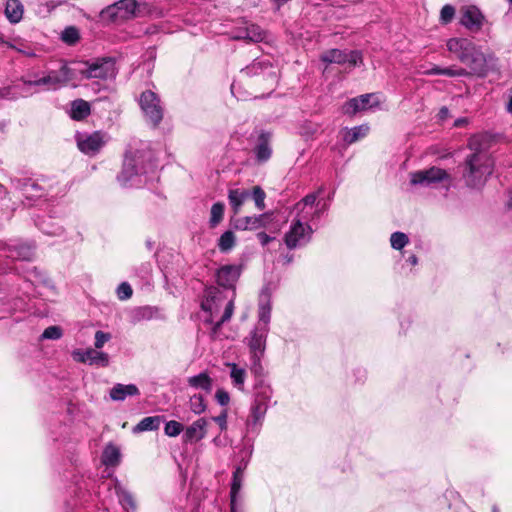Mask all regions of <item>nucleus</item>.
<instances>
[{"label": "nucleus", "instance_id": "nucleus-1", "mask_svg": "<svg viewBox=\"0 0 512 512\" xmlns=\"http://www.w3.org/2000/svg\"><path fill=\"white\" fill-rule=\"evenodd\" d=\"M483 137L475 135L469 140V148L473 153L465 160L463 178L466 185L479 188L484 185L487 177L492 173V161L489 155L481 148Z\"/></svg>", "mask_w": 512, "mask_h": 512}, {"label": "nucleus", "instance_id": "nucleus-2", "mask_svg": "<svg viewBox=\"0 0 512 512\" xmlns=\"http://www.w3.org/2000/svg\"><path fill=\"white\" fill-rule=\"evenodd\" d=\"M201 308L209 313L206 320L213 323V332L216 333L220 327L229 321L234 312V299H227L223 291L217 287H209L205 290V299L201 303Z\"/></svg>", "mask_w": 512, "mask_h": 512}, {"label": "nucleus", "instance_id": "nucleus-3", "mask_svg": "<svg viewBox=\"0 0 512 512\" xmlns=\"http://www.w3.org/2000/svg\"><path fill=\"white\" fill-rule=\"evenodd\" d=\"M150 159V153L143 151L126 154L122 170L117 176L118 182L123 187L137 185L140 176L147 173L148 168L152 166Z\"/></svg>", "mask_w": 512, "mask_h": 512}, {"label": "nucleus", "instance_id": "nucleus-4", "mask_svg": "<svg viewBox=\"0 0 512 512\" xmlns=\"http://www.w3.org/2000/svg\"><path fill=\"white\" fill-rule=\"evenodd\" d=\"M308 215H296L292 221L289 230L284 235V243L288 249L292 250L307 244L313 234V229L308 224Z\"/></svg>", "mask_w": 512, "mask_h": 512}, {"label": "nucleus", "instance_id": "nucleus-5", "mask_svg": "<svg viewBox=\"0 0 512 512\" xmlns=\"http://www.w3.org/2000/svg\"><path fill=\"white\" fill-rule=\"evenodd\" d=\"M84 68L79 69V72L87 79H109L116 76L115 61L110 58H98L92 62L81 63Z\"/></svg>", "mask_w": 512, "mask_h": 512}, {"label": "nucleus", "instance_id": "nucleus-6", "mask_svg": "<svg viewBox=\"0 0 512 512\" xmlns=\"http://www.w3.org/2000/svg\"><path fill=\"white\" fill-rule=\"evenodd\" d=\"M268 332L269 327H255L245 338L255 370L261 368L260 360L265 353Z\"/></svg>", "mask_w": 512, "mask_h": 512}, {"label": "nucleus", "instance_id": "nucleus-7", "mask_svg": "<svg viewBox=\"0 0 512 512\" xmlns=\"http://www.w3.org/2000/svg\"><path fill=\"white\" fill-rule=\"evenodd\" d=\"M139 105L145 117L154 125H158L163 119V108L156 93L146 90L141 93Z\"/></svg>", "mask_w": 512, "mask_h": 512}, {"label": "nucleus", "instance_id": "nucleus-8", "mask_svg": "<svg viewBox=\"0 0 512 512\" xmlns=\"http://www.w3.org/2000/svg\"><path fill=\"white\" fill-rule=\"evenodd\" d=\"M137 2L120 0L101 11V17L109 21L127 20L135 16Z\"/></svg>", "mask_w": 512, "mask_h": 512}, {"label": "nucleus", "instance_id": "nucleus-9", "mask_svg": "<svg viewBox=\"0 0 512 512\" xmlns=\"http://www.w3.org/2000/svg\"><path fill=\"white\" fill-rule=\"evenodd\" d=\"M320 60L327 64H345L349 63L352 66L362 64V53L358 50H352L346 52L340 49H329L323 52L320 56Z\"/></svg>", "mask_w": 512, "mask_h": 512}, {"label": "nucleus", "instance_id": "nucleus-10", "mask_svg": "<svg viewBox=\"0 0 512 512\" xmlns=\"http://www.w3.org/2000/svg\"><path fill=\"white\" fill-rule=\"evenodd\" d=\"M77 146L81 152L86 155H96L106 144L107 136L101 131H95L93 133L79 134L77 135Z\"/></svg>", "mask_w": 512, "mask_h": 512}, {"label": "nucleus", "instance_id": "nucleus-11", "mask_svg": "<svg viewBox=\"0 0 512 512\" xmlns=\"http://www.w3.org/2000/svg\"><path fill=\"white\" fill-rule=\"evenodd\" d=\"M461 63L468 67V75L485 77L488 73L486 56L476 45L473 47V50L467 54L466 61H462Z\"/></svg>", "mask_w": 512, "mask_h": 512}, {"label": "nucleus", "instance_id": "nucleus-12", "mask_svg": "<svg viewBox=\"0 0 512 512\" xmlns=\"http://www.w3.org/2000/svg\"><path fill=\"white\" fill-rule=\"evenodd\" d=\"M448 177L445 170L438 167H431L426 170L411 173L410 182L412 185L428 186L432 183L441 182Z\"/></svg>", "mask_w": 512, "mask_h": 512}, {"label": "nucleus", "instance_id": "nucleus-13", "mask_svg": "<svg viewBox=\"0 0 512 512\" xmlns=\"http://www.w3.org/2000/svg\"><path fill=\"white\" fill-rule=\"evenodd\" d=\"M460 14L461 25L471 32H478L481 30L485 22V16L476 6L463 7Z\"/></svg>", "mask_w": 512, "mask_h": 512}, {"label": "nucleus", "instance_id": "nucleus-14", "mask_svg": "<svg viewBox=\"0 0 512 512\" xmlns=\"http://www.w3.org/2000/svg\"><path fill=\"white\" fill-rule=\"evenodd\" d=\"M72 355L74 360L80 363H88L89 365H98L102 367H107L109 365L108 354L96 351L92 348L86 350H75Z\"/></svg>", "mask_w": 512, "mask_h": 512}, {"label": "nucleus", "instance_id": "nucleus-15", "mask_svg": "<svg viewBox=\"0 0 512 512\" xmlns=\"http://www.w3.org/2000/svg\"><path fill=\"white\" fill-rule=\"evenodd\" d=\"M241 269L237 265H225L218 269L217 283L225 288H233L240 277Z\"/></svg>", "mask_w": 512, "mask_h": 512}, {"label": "nucleus", "instance_id": "nucleus-16", "mask_svg": "<svg viewBox=\"0 0 512 512\" xmlns=\"http://www.w3.org/2000/svg\"><path fill=\"white\" fill-rule=\"evenodd\" d=\"M447 49L449 52L456 55L460 62L466 61V56L472 50L475 44L467 38H450L447 41Z\"/></svg>", "mask_w": 512, "mask_h": 512}, {"label": "nucleus", "instance_id": "nucleus-17", "mask_svg": "<svg viewBox=\"0 0 512 512\" xmlns=\"http://www.w3.org/2000/svg\"><path fill=\"white\" fill-rule=\"evenodd\" d=\"M208 420L199 418L188 426L184 432L183 440L186 443H194L205 438L207 434Z\"/></svg>", "mask_w": 512, "mask_h": 512}, {"label": "nucleus", "instance_id": "nucleus-18", "mask_svg": "<svg viewBox=\"0 0 512 512\" xmlns=\"http://www.w3.org/2000/svg\"><path fill=\"white\" fill-rule=\"evenodd\" d=\"M272 134L267 131H261L258 136L257 144L254 148L256 160L259 163H264L271 158L272 148L270 145Z\"/></svg>", "mask_w": 512, "mask_h": 512}, {"label": "nucleus", "instance_id": "nucleus-19", "mask_svg": "<svg viewBox=\"0 0 512 512\" xmlns=\"http://www.w3.org/2000/svg\"><path fill=\"white\" fill-rule=\"evenodd\" d=\"M374 94H363L358 97L350 99L343 105V113L347 115H355L359 111H364L373 107L371 100Z\"/></svg>", "mask_w": 512, "mask_h": 512}, {"label": "nucleus", "instance_id": "nucleus-20", "mask_svg": "<svg viewBox=\"0 0 512 512\" xmlns=\"http://www.w3.org/2000/svg\"><path fill=\"white\" fill-rule=\"evenodd\" d=\"M270 398V389L264 388L263 391L259 392L255 396L254 403L251 407V416L253 418V422L257 423L261 419H263L264 415L267 411V402Z\"/></svg>", "mask_w": 512, "mask_h": 512}, {"label": "nucleus", "instance_id": "nucleus-21", "mask_svg": "<svg viewBox=\"0 0 512 512\" xmlns=\"http://www.w3.org/2000/svg\"><path fill=\"white\" fill-rule=\"evenodd\" d=\"M267 214L259 216H245L232 220L233 227L236 230H256L266 225Z\"/></svg>", "mask_w": 512, "mask_h": 512}, {"label": "nucleus", "instance_id": "nucleus-22", "mask_svg": "<svg viewBox=\"0 0 512 512\" xmlns=\"http://www.w3.org/2000/svg\"><path fill=\"white\" fill-rule=\"evenodd\" d=\"M234 40H247L250 42H261L265 39V31L256 24H249L232 36Z\"/></svg>", "mask_w": 512, "mask_h": 512}, {"label": "nucleus", "instance_id": "nucleus-23", "mask_svg": "<svg viewBox=\"0 0 512 512\" xmlns=\"http://www.w3.org/2000/svg\"><path fill=\"white\" fill-rule=\"evenodd\" d=\"M7 257L13 260L30 261L34 256V247L27 243H16L7 247Z\"/></svg>", "mask_w": 512, "mask_h": 512}, {"label": "nucleus", "instance_id": "nucleus-24", "mask_svg": "<svg viewBox=\"0 0 512 512\" xmlns=\"http://www.w3.org/2000/svg\"><path fill=\"white\" fill-rule=\"evenodd\" d=\"M140 391L135 384H115L110 390V398L113 401H124L128 396H138Z\"/></svg>", "mask_w": 512, "mask_h": 512}, {"label": "nucleus", "instance_id": "nucleus-25", "mask_svg": "<svg viewBox=\"0 0 512 512\" xmlns=\"http://www.w3.org/2000/svg\"><path fill=\"white\" fill-rule=\"evenodd\" d=\"M250 197V191L247 189H230L228 191V200L233 210V213L237 215L243 203Z\"/></svg>", "mask_w": 512, "mask_h": 512}, {"label": "nucleus", "instance_id": "nucleus-26", "mask_svg": "<svg viewBox=\"0 0 512 512\" xmlns=\"http://www.w3.org/2000/svg\"><path fill=\"white\" fill-rule=\"evenodd\" d=\"M187 383L190 387L204 390L206 393H210L213 388V379L206 372L189 377Z\"/></svg>", "mask_w": 512, "mask_h": 512}, {"label": "nucleus", "instance_id": "nucleus-27", "mask_svg": "<svg viewBox=\"0 0 512 512\" xmlns=\"http://www.w3.org/2000/svg\"><path fill=\"white\" fill-rule=\"evenodd\" d=\"M91 113L90 105L83 99H77L71 103L70 117L73 120L81 121L87 118Z\"/></svg>", "mask_w": 512, "mask_h": 512}, {"label": "nucleus", "instance_id": "nucleus-28", "mask_svg": "<svg viewBox=\"0 0 512 512\" xmlns=\"http://www.w3.org/2000/svg\"><path fill=\"white\" fill-rule=\"evenodd\" d=\"M24 8L19 0H7L5 15L11 23H18L23 17Z\"/></svg>", "mask_w": 512, "mask_h": 512}, {"label": "nucleus", "instance_id": "nucleus-29", "mask_svg": "<svg viewBox=\"0 0 512 512\" xmlns=\"http://www.w3.org/2000/svg\"><path fill=\"white\" fill-rule=\"evenodd\" d=\"M121 453L117 446L108 444L102 453L101 462L107 467L117 466L120 462Z\"/></svg>", "mask_w": 512, "mask_h": 512}, {"label": "nucleus", "instance_id": "nucleus-30", "mask_svg": "<svg viewBox=\"0 0 512 512\" xmlns=\"http://www.w3.org/2000/svg\"><path fill=\"white\" fill-rule=\"evenodd\" d=\"M47 78H49V85L56 87L72 80L73 75L71 69L67 65H63L59 71L50 72Z\"/></svg>", "mask_w": 512, "mask_h": 512}, {"label": "nucleus", "instance_id": "nucleus-31", "mask_svg": "<svg viewBox=\"0 0 512 512\" xmlns=\"http://www.w3.org/2000/svg\"><path fill=\"white\" fill-rule=\"evenodd\" d=\"M316 199H317V194H315V193L308 194L295 204L294 210L299 215H303V214L308 215V219H310L312 216L318 215V212L317 211L312 212V211H308L306 209L309 207V209L311 210L313 205L316 202Z\"/></svg>", "mask_w": 512, "mask_h": 512}, {"label": "nucleus", "instance_id": "nucleus-32", "mask_svg": "<svg viewBox=\"0 0 512 512\" xmlns=\"http://www.w3.org/2000/svg\"><path fill=\"white\" fill-rule=\"evenodd\" d=\"M369 131L368 125H359L353 128L343 129V140L347 144H353L359 139L365 137Z\"/></svg>", "mask_w": 512, "mask_h": 512}, {"label": "nucleus", "instance_id": "nucleus-33", "mask_svg": "<svg viewBox=\"0 0 512 512\" xmlns=\"http://www.w3.org/2000/svg\"><path fill=\"white\" fill-rule=\"evenodd\" d=\"M161 421V416L145 417L136 426L133 427V432L141 433L145 431H155L159 428Z\"/></svg>", "mask_w": 512, "mask_h": 512}, {"label": "nucleus", "instance_id": "nucleus-34", "mask_svg": "<svg viewBox=\"0 0 512 512\" xmlns=\"http://www.w3.org/2000/svg\"><path fill=\"white\" fill-rule=\"evenodd\" d=\"M242 480H243V469L241 467H237L233 473V479H232L231 491H230L231 511L232 512H235L236 496L241 489Z\"/></svg>", "mask_w": 512, "mask_h": 512}, {"label": "nucleus", "instance_id": "nucleus-35", "mask_svg": "<svg viewBox=\"0 0 512 512\" xmlns=\"http://www.w3.org/2000/svg\"><path fill=\"white\" fill-rule=\"evenodd\" d=\"M116 493H117V496L119 498L121 505L123 506V508L126 511L134 512L136 510V508H137L136 502L134 500L133 495L129 491H127L121 487H116Z\"/></svg>", "mask_w": 512, "mask_h": 512}, {"label": "nucleus", "instance_id": "nucleus-36", "mask_svg": "<svg viewBox=\"0 0 512 512\" xmlns=\"http://www.w3.org/2000/svg\"><path fill=\"white\" fill-rule=\"evenodd\" d=\"M225 206L222 202H216L212 205L210 210L209 226L210 228L217 227L223 220Z\"/></svg>", "mask_w": 512, "mask_h": 512}, {"label": "nucleus", "instance_id": "nucleus-37", "mask_svg": "<svg viewBox=\"0 0 512 512\" xmlns=\"http://www.w3.org/2000/svg\"><path fill=\"white\" fill-rule=\"evenodd\" d=\"M236 244V237L231 230L225 231L218 240V248L221 252H229Z\"/></svg>", "mask_w": 512, "mask_h": 512}, {"label": "nucleus", "instance_id": "nucleus-38", "mask_svg": "<svg viewBox=\"0 0 512 512\" xmlns=\"http://www.w3.org/2000/svg\"><path fill=\"white\" fill-rule=\"evenodd\" d=\"M258 316L259 322L255 327H269L271 316V304L269 300L265 303H260Z\"/></svg>", "mask_w": 512, "mask_h": 512}, {"label": "nucleus", "instance_id": "nucleus-39", "mask_svg": "<svg viewBox=\"0 0 512 512\" xmlns=\"http://www.w3.org/2000/svg\"><path fill=\"white\" fill-rule=\"evenodd\" d=\"M189 408L196 415H200L205 412L207 406L204 397L201 394H194L191 396L189 400Z\"/></svg>", "mask_w": 512, "mask_h": 512}, {"label": "nucleus", "instance_id": "nucleus-40", "mask_svg": "<svg viewBox=\"0 0 512 512\" xmlns=\"http://www.w3.org/2000/svg\"><path fill=\"white\" fill-rule=\"evenodd\" d=\"M231 367L230 377L235 386L241 388L244 385L246 371L239 368L235 363L228 364Z\"/></svg>", "mask_w": 512, "mask_h": 512}, {"label": "nucleus", "instance_id": "nucleus-41", "mask_svg": "<svg viewBox=\"0 0 512 512\" xmlns=\"http://www.w3.org/2000/svg\"><path fill=\"white\" fill-rule=\"evenodd\" d=\"M250 197L253 198L255 205L259 210H263L265 208L266 194L260 186L253 187L252 191L250 192Z\"/></svg>", "mask_w": 512, "mask_h": 512}, {"label": "nucleus", "instance_id": "nucleus-42", "mask_svg": "<svg viewBox=\"0 0 512 512\" xmlns=\"http://www.w3.org/2000/svg\"><path fill=\"white\" fill-rule=\"evenodd\" d=\"M408 241L407 235L402 232H394L390 237L391 246L396 250L402 249Z\"/></svg>", "mask_w": 512, "mask_h": 512}, {"label": "nucleus", "instance_id": "nucleus-43", "mask_svg": "<svg viewBox=\"0 0 512 512\" xmlns=\"http://www.w3.org/2000/svg\"><path fill=\"white\" fill-rule=\"evenodd\" d=\"M183 431V425L175 420L166 423L164 432L169 437H176Z\"/></svg>", "mask_w": 512, "mask_h": 512}, {"label": "nucleus", "instance_id": "nucleus-44", "mask_svg": "<svg viewBox=\"0 0 512 512\" xmlns=\"http://www.w3.org/2000/svg\"><path fill=\"white\" fill-rule=\"evenodd\" d=\"M62 40L67 44H74L79 40V32L75 27H67L62 32Z\"/></svg>", "mask_w": 512, "mask_h": 512}, {"label": "nucleus", "instance_id": "nucleus-45", "mask_svg": "<svg viewBox=\"0 0 512 512\" xmlns=\"http://www.w3.org/2000/svg\"><path fill=\"white\" fill-rule=\"evenodd\" d=\"M153 317V310L150 307H140L134 310L133 318L135 321L149 320Z\"/></svg>", "mask_w": 512, "mask_h": 512}, {"label": "nucleus", "instance_id": "nucleus-46", "mask_svg": "<svg viewBox=\"0 0 512 512\" xmlns=\"http://www.w3.org/2000/svg\"><path fill=\"white\" fill-rule=\"evenodd\" d=\"M455 15V8L452 5H445L442 7L440 12V21L442 24L450 23Z\"/></svg>", "mask_w": 512, "mask_h": 512}, {"label": "nucleus", "instance_id": "nucleus-47", "mask_svg": "<svg viewBox=\"0 0 512 512\" xmlns=\"http://www.w3.org/2000/svg\"><path fill=\"white\" fill-rule=\"evenodd\" d=\"M62 336V329L59 326H49L42 333L43 339L57 340Z\"/></svg>", "mask_w": 512, "mask_h": 512}, {"label": "nucleus", "instance_id": "nucleus-48", "mask_svg": "<svg viewBox=\"0 0 512 512\" xmlns=\"http://www.w3.org/2000/svg\"><path fill=\"white\" fill-rule=\"evenodd\" d=\"M112 338L111 334L108 332H104L101 330L96 331L95 333V341L94 346L96 349H100L104 346L105 343L110 341Z\"/></svg>", "mask_w": 512, "mask_h": 512}, {"label": "nucleus", "instance_id": "nucleus-49", "mask_svg": "<svg viewBox=\"0 0 512 512\" xmlns=\"http://www.w3.org/2000/svg\"><path fill=\"white\" fill-rule=\"evenodd\" d=\"M442 75H445L448 77L468 76V71L465 68L451 66V67L443 68Z\"/></svg>", "mask_w": 512, "mask_h": 512}, {"label": "nucleus", "instance_id": "nucleus-50", "mask_svg": "<svg viewBox=\"0 0 512 512\" xmlns=\"http://www.w3.org/2000/svg\"><path fill=\"white\" fill-rule=\"evenodd\" d=\"M132 288L127 282L121 283L117 288V296L120 300H127L132 296Z\"/></svg>", "mask_w": 512, "mask_h": 512}, {"label": "nucleus", "instance_id": "nucleus-51", "mask_svg": "<svg viewBox=\"0 0 512 512\" xmlns=\"http://www.w3.org/2000/svg\"><path fill=\"white\" fill-rule=\"evenodd\" d=\"M215 398L221 406L228 405L230 401V396L228 392L223 389H218L216 391Z\"/></svg>", "mask_w": 512, "mask_h": 512}, {"label": "nucleus", "instance_id": "nucleus-52", "mask_svg": "<svg viewBox=\"0 0 512 512\" xmlns=\"http://www.w3.org/2000/svg\"><path fill=\"white\" fill-rule=\"evenodd\" d=\"M212 420L216 422L221 431H225L227 429V412L223 411L220 415L212 417Z\"/></svg>", "mask_w": 512, "mask_h": 512}, {"label": "nucleus", "instance_id": "nucleus-53", "mask_svg": "<svg viewBox=\"0 0 512 512\" xmlns=\"http://www.w3.org/2000/svg\"><path fill=\"white\" fill-rule=\"evenodd\" d=\"M262 69V62H254L251 66L246 67L242 72L247 75H254L258 73V70Z\"/></svg>", "mask_w": 512, "mask_h": 512}, {"label": "nucleus", "instance_id": "nucleus-54", "mask_svg": "<svg viewBox=\"0 0 512 512\" xmlns=\"http://www.w3.org/2000/svg\"><path fill=\"white\" fill-rule=\"evenodd\" d=\"M25 84L27 85H34V86H40V85H49V78H47V76H44L38 80H35V81H24Z\"/></svg>", "mask_w": 512, "mask_h": 512}, {"label": "nucleus", "instance_id": "nucleus-55", "mask_svg": "<svg viewBox=\"0 0 512 512\" xmlns=\"http://www.w3.org/2000/svg\"><path fill=\"white\" fill-rule=\"evenodd\" d=\"M257 237L260 241V243L265 246L267 245L269 242H271L274 238L269 236L268 234H266L265 232H260L257 234Z\"/></svg>", "mask_w": 512, "mask_h": 512}, {"label": "nucleus", "instance_id": "nucleus-56", "mask_svg": "<svg viewBox=\"0 0 512 512\" xmlns=\"http://www.w3.org/2000/svg\"><path fill=\"white\" fill-rule=\"evenodd\" d=\"M443 68L434 65L432 68L424 72L425 75H442Z\"/></svg>", "mask_w": 512, "mask_h": 512}, {"label": "nucleus", "instance_id": "nucleus-57", "mask_svg": "<svg viewBox=\"0 0 512 512\" xmlns=\"http://www.w3.org/2000/svg\"><path fill=\"white\" fill-rule=\"evenodd\" d=\"M10 93V88L8 87H5V88H0V98H5L9 95Z\"/></svg>", "mask_w": 512, "mask_h": 512}, {"label": "nucleus", "instance_id": "nucleus-58", "mask_svg": "<svg viewBox=\"0 0 512 512\" xmlns=\"http://www.w3.org/2000/svg\"><path fill=\"white\" fill-rule=\"evenodd\" d=\"M407 261L411 265H416L417 264V257L415 255H411V256L408 257Z\"/></svg>", "mask_w": 512, "mask_h": 512}, {"label": "nucleus", "instance_id": "nucleus-59", "mask_svg": "<svg viewBox=\"0 0 512 512\" xmlns=\"http://www.w3.org/2000/svg\"><path fill=\"white\" fill-rule=\"evenodd\" d=\"M30 189H37V185L35 184H29V185H25V192L28 193Z\"/></svg>", "mask_w": 512, "mask_h": 512}, {"label": "nucleus", "instance_id": "nucleus-60", "mask_svg": "<svg viewBox=\"0 0 512 512\" xmlns=\"http://www.w3.org/2000/svg\"><path fill=\"white\" fill-rule=\"evenodd\" d=\"M507 110L510 114H512V93H511V96H510V99H509V102L507 104Z\"/></svg>", "mask_w": 512, "mask_h": 512}, {"label": "nucleus", "instance_id": "nucleus-61", "mask_svg": "<svg viewBox=\"0 0 512 512\" xmlns=\"http://www.w3.org/2000/svg\"><path fill=\"white\" fill-rule=\"evenodd\" d=\"M447 111H448L447 108H442L441 109V112H443V114H446Z\"/></svg>", "mask_w": 512, "mask_h": 512}, {"label": "nucleus", "instance_id": "nucleus-62", "mask_svg": "<svg viewBox=\"0 0 512 512\" xmlns=\"http://www.w3.org/2000/svg\"><path fill=\"white\" fill-rule=\"evenodd\" d=\"M447 111H448L447 108H442L441 109V112H443V114H446Z\"/></svg>", "mask_w": 512, "mask_h": 512}, {"label": "nucleus", "instance_id": "nucleus-63", "mask_svg": "<svg viewBox=\"0 0 512 512\" xmlns=\"http://www.w3.org/2000/svg\"><path fill=\"white\" fill-rule=\"evenodd\" d=\"M292 261V256L287 257V262L290 263Z\"/></svg>", "mask_w": 512, "mask_h": 512}, {"label": "nucleus", "instance_id": "nucleus-64", "mask_svg": "<svg viewBox=\"0 0 512 512\" xmlns=\"http://www.w3.org/2000/svg\"><path fill=\"white\" fill-rule=\"evenodd\" d=\"M509 2V4L512 6V0H507Z\"/></svg>", "mask_w": 512, "mask_h": 512}]
</instances>
